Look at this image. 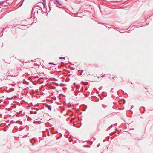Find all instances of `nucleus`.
<instances>
[{
    "label": "nucleus",
    "mask_w": 153,
    "mask_h": 153,
    "mask_svg": "<svg viewBox=\"0 0 153 153\" xmlns=\"http://www.w3.org/2000/svg\"><path fill=\"white\" fill-rule=\"evenodd\" d=\"M56 1L60 5H62V3L61 2V1L59 2L58 1Z\"/></svg>",
    "instance_id": "1"
},
{
    "label": "nucleus",
    "mask_w": 153,
    "mask_h": 153,
    "mask_svg": "<svg viewBox=\"0 0 153 153\" xmlns=\"http://www.w3.org/2000/svg\"><path fill=\"white\" fill-rule=\"evenodd\" d=\"M48 108L49 110H51V106H48Z\"/></svg>",
    "instance_id": "2"
},
{
    "label": "nucleus",
    "mask_w": 153,
    "mask_h": 153,
    "mask_svg": "<svg viewBox=\"0 0 153 153\" xmlns=\"http://www.w3.org/2000/svg\"><path fill=\"white\" fill-rule=\"evenodd\" d=\"M4 2L3 1H1V2H0V5H2L4 3Z\"/></svg>",
    "instance_id": "3"
},
{
    "label": "nucleus",
    "mask_w": 153,
    "mask_h": 153,
    "mask_svg": "<svg viewBox=\"0 0 153 153\" xmlns=\"http://www.w3.org/2000/svg\"><path fill=\"white\" fill-rule=\"evenodd\" d=\"M65 58V57H59V59H64Z\"/></svg>",
    "instance_id": "4"
},
{
    "label": "nucleus",
    "mask_w": 153,
    "mask_h": 153,
    "mask_svg": "<svg viewBox=\"0 0 153 153\" xmlns=\"http://www.w3.org/2000/svg\"><path fill=\"white\" fill-rule=\"evenodd\" d=\"M49 64H53V63H49Z\"/></svg>",
    "instance_id": "5"
}]
</instances>
